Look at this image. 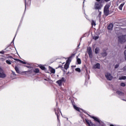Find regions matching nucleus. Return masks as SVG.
<instances>
[{"mask_svg":"<svg viewBox=\"0 0 126 126\" xmlns=\"http://www.w3.org/2000/svg\"><path fill=\"white\" fill-rule=\"evenodd\" d=\"M96 2L94 3V9L97 10H100L103 7L104 4L103 0H95Z\"/></svg>","mask_w":126,"mask_h":126,"instance_id":"nucleus-1","label":"nucleus"},{"mask_svg":"<svg viewBox=\"0 0 126 126\" xmlns=\"http://www.w3.org/2000/svg\"><path fill=\"white\" fill-rule=\"evenodd\" d=\"M26 66L28 67V68H32V69L30 70L24 71L23 72L26 74V75H27L28 76H31V77L34 76L35 74H34L33 67L30 66Z\"/></svg>","mask_w":126,"mask_h":126,"instance_id":"nucleus-2","label":"nucleus"},{"mask_svg":"<svg viewBox=\"0 0 126 126\" xmlns=\"http://www.w3.org/2000/svg\"><path fill=\"white\" fill-rule=\"evenodd\" d=\"M80 110H82V111L83 112V113H84V114H86V115H87L88 116H89V117H90L92 119H93V120H94V122H96V123H98L99 124H101V122H100V120H99V119L98 118L94 117V116H91L90 114H89L88 113H87L85 110H83L81 109H80Z\"/></svg>","mask_w":126,"mask_h":126,"instance_id":"nucleus-3","label":"nucleus"},{"mask_svg":"<svg viewBox=\"0 0 126 126\" xmlns=\"http://www.w3.org/2000/svg\"><path fill=\"white\" fill-rule=\"evenodd\" d=\"M104 14L105 16H108L110 13V5L106 4L103 10Z\"/></svg>","mask_w":126,"mask_h":126,"instance_id":"nucleus-4","label":"nucleus"},{"mask_svg":"<svg viewBox=\"0 0 126 126\" xmlns=\"http://www.w3.org/2000/svg\"><path fill=\"white\" fill-rule=\"evenodd\" d=\"M126 41V35L120 36L118 37V42L121 44H124Z\"/></svg>","mask_w":126,"mask_h":126,"instance_id":"nucleus-5","label":"nucleus"},{"mask_svg":"<svg viewBox=\"0 0 126 126\" xmlns=\"http://www.w3.org/2000/svg\"><path fill=\"white\" fill-rule=\"evenodd\" d=\"M54 112L55 113V115H56L57 117V119L59 120V117L60 116V113H61V110H60V108L58 107V103H56V108L54 109Z\"/></svg>","mask_w":126,"mask_h":126,"instance_id":"nucleus-6","label":"nucleus"},{"mask_svg":"<svg viewBox=\"0 0 126 126\" xmlns=\"http://www.w3.org/2000/svg\"><path fill=\"white\" fill-rule=\"evenodd\" d=\"M6 77V75L4 73L3 69L0 67V78H4Z\"/></svg>","mask_w":126,"mask_h":126,"instance_id":"nucleus-7","label":"nucleus"},{"mask_svg":"<svg viewBox=\"0 0 126 126\" xmlns=\"http://www.w3.org/2000/svg\"><path fill=\"white\" fill-rule=\"evenodd\" d=\"M105 77L107 80L111 81L114 77L113 76H112V74H111V73L107 72L105 74Z\"/></svg>","mask_w":126,"mask_h":126,"instance_id":"nucleus-8","label":"nucleus"},{"mask_svg":"<svg viewBox=\"0 0 126 126\" xmlns=\"http://www.w3.org/2000/svg\"><path fill=\"white\" fill-rule=\"evenodd\" d=\"M85 122L88 126H96V125L93 124L91 121H90L88 119H85Z\"/></svg>","mask_w":126,"mask_h":126,"instance_id":"nucleus-9","label":"nucleus"},{"mask_svg":"<svg viewBox=\"0 0 126 126\" xmlns=\"http://www.w3.org/2000/svg\"><path fill=\"white\" fill-rule=\"evenodd\" d=\"M64 81V78L62 77L61 80H59L56 82V83L59 85V86H62V84H63V82Z\"/></svg>","mask_w":126,"mask_h":126,"instance_id":"nucleus-10","label":"nucleus"},{"mask_svg":"<svg viewBox=\"0 0 126 126\" xmlns=\"http://www.w3.org/2000/svg\"><path fill=\"white\" fill-rule=\"evenodd\" d=\"M31 4V0H25V7L29 6Z\"/></svg>","mask_w":126,"mask_h":126,"instance_id":"nucleus-11","label":"nucleus"},{"mask_svg":"<svg viewBox=\"0 0 126 126\" xmlns=\"http://www.w3.org/2000/svg\"><path fill=\"white\" fill-rule=\"evenodd\" d=\"M89 58L92 59L93 58V55L92 54V50L91 48H89L88 50Z\"/></svg>","mask_w":126,"mask_h":126,"instance_id":"nucleus-12","label":"nucleus"},{"mask_svg":"<svg viewBox=\"0 0 126 126\" xmlns=\"http://www.w3.org/2000/svg\"><path fill=\"white\" fill-rule=\"evenodd\" d=\"M33 73L34 74V75H36V73H39L40 72V69H39V68H35L33 69Z\"/></svg>","mask_w":126,"mask_h":126,"instance_id":"nucleus-13","label":"nucleus"},{"mask_svg":"<svg viewBox=\"0 0 126 126\" xmlns=\"http://www.w3.org/2000/svg\"><path fill=\"white\" fill-rule=\"evenodd\" d=\"M113 25L112 23H110L109 24V25H108L107 29L108 30H112V29H113Z\"/></svg>","mask_w":126,"mask_h":126,"instance_id":"nucleus-14","label":"nucleus"},{"mask_svg":"<svg viewBox=\"0 0 126 126\" xmlns=\"http://www.w3.org/2000/svg\"><path fill=\"white\" fill-rule=\"evenodd\" d=\"M116 94L118 95H120V96H124V94L121 91H117Z\"/></svg>","mask_w":126,"mask_h":126,"instance_id":"nucleus-15","label":"nucleus"},{"mask_svg":"<svg viewBox=\"0 0 126 126\" xmlns=\"http://www.w3.org/2000/svg\"><path fill=\"white\" fill-rule=\"evenodd\" d=\"M124 5H125V3H123L119 7V9L120 10H123V7H124Z\"/></svg>","mask_w":126,"mask_h":126,"instance_id":"nucleus-16","label":"nucleus"},{"mask_svg":"<svg viewBox=\"0 0 126 126\" xmlns=\"http://www.w3.org/2000/svg\"><path fill=\"white\" fill-rule=\"evenodd\" d=\"M68 67H69V64L67 63H65L64 66V69L67 70V68H68Z\"/></svg>","mask_w":126,"mask_h":126,"instance_id":"nucleus-17","label":"nucleus"},{"mask_svg":"<svg viewBox=\"0 0 126 126\" xmlns=\"http://www.w3.org/2000/svg\"><path fill=\"white\" fill-rule=\"evenodd\" d=\"M73 107H74V109H75V110H76V111H77L78 112H80V108H79V107H78L75 105H74Z\"/></svg>","mask_w":126,"mask_h":126,"instance_id":"nucleus-18","label":"nucleus"},{"mask_svg":"<svg viewBox=\"0 0 126 126\" xmlns=\"http://www.w3.org/2000/svg\"><path fill=\"white\" fill-rule=\"evenodd\" d=\"M71 62V58H70V57H69L66 62V63H68L69 64V63H70Z\"/></svg>","mask_w":126,"mask_h":126,"instance_id":"nucleus-19","label":"nucleus"},{"mask_svg":"<svg viewBox=\"0 0 126 126\" xmlns=\"http://www.w3.org/2000/svg\"><path fill=\"white\" fill-rule=\"evenodd\" d=\"M100 66H101V65H100V63H97L96 64L94 65V67H95V68H100Z\"/></svg>","mask_w":126,"mask_h":126,"instance_id":"nucleus-20","label":"nucleus"},{"mask_svg":"<svg viewBox=\"0 0 126 126\" xmlns=\"http://www.w3.org/2000/svg\"><path fill=\"white\" fill-rule=\"evenodd\" d=\"M77 63L78 64H81V59H80V58H77Z\"/></svg>","mask_w":126,"mask_h":126,"instance_id":"nucleus-21","label":"nucleus"},{"mask_svg":"<svg viewBox=\"0 0 126 126\" xmlns=\"http://www.w3.org/2000/svg\"><path fill=\"white\" fill-rule=\"evenodd\" d=\"M39 67L42 69V70H46V67L42 65H39Z\"/></svg>","mask_w":126,"mask_h":126,"instance_id":"nucleus-22","label":"nucleus"},{"mask_svg":"<svg viewBox=\"0 0 126 126\" xmlns=\"http://www.w3.org/2000/svg\"><path fill=\"white\" fill-rule=\"evenodd\" d=\"M94 52L95 54H99V48L96 47L94 50Z\"/></svg>","mask_w":126,"mask_h":126,"instance_id":"nucleus-23","label":"nucleus"},{"mask_svg":"<svg viewBox=\"0 0 126 126\" xmlns=\"http://www.w3.org/2000/svg\"><path fill=\"white\" fill-rule=\"evenodd\" d=\"M15 70L16 71L17 73H19L20 71H19V69L18 68V67L15 66Z\"/></svg>","mask_w":126,"mask_h":126,"instance_id":"nucleus-24","label":"nucleus"},{"mask_svg":"<svg viewBox=\"0 0 126 126\" xmlns=\"http://www.w3.org/2000/svg\"><path fill=\"white\" fill-rule=\"evenodd\" d=\"M92 26H96V22H95L94 20L92 21Z\"/></svg>","mask_w":126,"mask_h":126,"instance_id":"nucleus-25","label":"nucleus"},{"mask_svg":"<svg viewBox=\"0 0 126 126\" xmlns=\"http://www.w3.org/2000/svg\"><path fill=\"white\" fill-rule=\"evenodd\" d=\"M101 56L102 57H107V52H103L101 53Z\"/></svg>","mask_w":126,"mask_h":126,"instance_id":"nucleus-26","label":"nucleus"},{"mask_svg":"<svg viewBox=\"0 0 126 126\" xmlns=\"http://www.w3.org/2000/svg\"><path fill=\"white\" fill-rule=\"evenodd\" d=\"M50 71L51 73H55L56 72V70L53 68H51Z\"/></svg>","mask_w":126,"mask_h":126,"instance_id":"nucleus-27","label":"nucleus"},{"mask_svg":"<svg viewBox=\"0 0 126 126\" xmlns=\"http://www.w3.org/2000/svg\"><path fill=\"white\" fill-rule=\"evenodd\" d=\"M119 79L120 80H125V79H126V76H122V77H120Z\"/></svg>","mask_w":126,"mask_h":126,"instance_id":"nucleus-28","label":"nucleus"},{"mask_svg":"<svg viewBox=\"0 0 126 126\" xmlns=\"http://www.w3.org/2000/svg\"><path fill=\"white\" fill-rule=\"evenodd\" d=\"M75 71H77L78 72H81V70L80 68H75Z\"/></svg>","mask_w":126,"mask_h":126,"instance_id":"nucleus-29","label":"nucleus"},{"mask_svg":"<svg viewBox=\"0 0 126 126\" xmlns=\"http://www.w3.org/2000/svg\"><path fill=\"white\" fill-rule=\"evenodd\" d=\"M6 63H7V64H10L11 63V61H10L9 60H8L6 61Z\"/></svg>","mask_w":126,"mask_h":126,"instance_id":"nucleus-30","label":"nucleus"},{"mask_svg":"<svg viewBox=\"0 0 126 126\" xmlns=\"http://www.w3.org/2000/svg\"><path fill=\"white\" fill-rule=\"evenodd\" d=\"M19 62L23 64H26V62L20 60Z\"/></svg>","mask_w":126,"mask_h":126,"instance_id":"nucleus-31","label":"nucleus"},{"mask_svg":"<svg viewBox=\"0 0 126 126\" xmlns=\"http://www.w3.org/2000/svg\"><path fill=\"white\" fill-rule=\"evenodd\" d=\"M74 56H75V54H72L71 55V56L70 57H69V58H70V59H72V58H73V57H74Z\"/></svg>","mask_w":126,"mask_h":126,"instance_id":"nucleus-32","label":"nucleus"},{"mask_svg":"<svg viewBox=\"0 0 126 126\" xmlns=\"http://www.w3.org/2000/svg\"><path fill=\"white\" fill-rule=\"evenodd\" d=\"M110 0H103V3H104V2H109Z\"/></svg>","mask_w":126,"mask_h":126,"instance_id":"nucleus-33","label":"nucleus"},{"mask_svg":"<svg viewBox=\"0 0 126 126\" xmlns=\"http://www.w3.org/2000/svg\"><path fill=\"white\" fill-rule=\"evenodd\" d=\"M121 86H122V87H125V86H126V84H125L124 83H122L121 84Z\"/></svg>","mask_w":126,"mask_h":126,"instance_id":"nucleus-34","label":"nucleus"},{"mask_svg":"<svg viewBox=\"0 0 126 126\" xmlns=\"http://www.w3.org/2000/svg\"><path fill=\"white\" fill-rule=\"evenodd\" d=\"M98 12L99 13L98 16H101V14H102V12L100 11V10H98Z\"/></svg>","mask_w":126,"mask_h":126,"instance_id":"nucleus-35","label":"nucleus"},{"mask_svg":"<svg viewBox=\"0 0 126 126\" xmlns=\"http://www.w3.org/2000/svg\"><path fill=\"white\" fill-rule=\"evenodd\" d=\"M94 40H97V39H99V36H94Z\"/></svg>","mask_w":126,"mask_h":126,"instance_id":"nucleus-36","label":"nucleus"},{"mask_svg":"<svg viewBox=\"0 0 126 126\" xmlns=\"http://www.w3.org/2000/svg\"><path fill=\"white\" fill-rule=\"evenodd\" d=\"M124 55H125V60L126 61V50L124 51Z\"/></svg>","mask_w":126,"mask_h":126,"instance_id":"nucleus-37","label":"nucleus"},{"mask_svg":"<svg viewBox=\"0 0 126 126\" xmlns=\"http://www.w3.org/2000/svg\"><path fill=\"white\" fill-rule=\"evenodd\" d=\"M0 54H2V55H3L4 54V51H0Z\"/></svg>","mask_w":126,"mask_h":126,"instance_id":"nucleus-38","label":"nucleus"},{"mask_svg":"<svg viewBox=\"0 0 126 126\" xmlns=\"http://www.w3.org/2000/svg\"><path fill=\"white\" fill-rule=\"evenodd\" d=\"M15 61H16L17 62H20V60L17 59H14Z\"/></svg>","mask_w":126,"mask_h":126,"instance_id":"nucleus-39","label":"nucleus"},{"mask_svg":"<svg viewBox=\"0 0 126 126\" xmlns=\"http://www.w3.org/2000/svg\"><path fill=\"white\" fill-rule=\"evenodd\" d=\"M118 67H119V65L118 64H116L115 66V68H118Z\"/></svg>","mask_w":126,"mask_h":126,"instance_id":"nucleus-40","label":"nucleus"},{"mask_svg":"<svg viewBox=\"0 0 126 126\" xmlns=\"http://www.w3.org/2000/svg\"><path fill=\"white\" fill-rule=\"evenodd\" d=\"M12 74L13 75H16V74H15V72H13V71H12Z\"/></svg>","mask_w":126,"mask_h":126,"instance_id":"nucleus-41","label":"nucleus"},{"mask_svg":"<svg viewBox=\"0 0 126 126\" xmlns=\"http://www.w3.org/2000/svg\"><path fill=\"white\" fill-rule=\"evenodd\" d=\"M98 126H104V125L100 123Z\"/></svg>","mask_w":126,"mask_h":126,"instance_id":"nucleus-42","label":"nucleus"},{"mask_svg":"<svg viewBox=\"0 0 126 126\" xmlns=\"http://www.w3.org/2000/svg\"><path fill=\"white\" fill-rule=\"evenodd\" d=\"M110 126H115L113 124H111V125H110Z\"/></svg>","mask_w":126,"mask_h":126,"instance_id":"nucleus-43","label":"nucleus"},{"mask_svg":"<svg viewBox=\"0 0 126 126\" xmlns=\"http://www.w3.org/2000/svg\"><path fill=\"white\" fill-rule=\"evenodd\" d=\"M117 23H115L114 24H115V25H117V26H118V25H117Z\"/></svg>","mask_w":126,"mask_h":126,"instance_id":"nucleus-44","label":"nucleus"},{"mask_svg":"<svg viewBox=\"0 0 126 126\" xmlns=\"http://www.w3.org/2000/svg\"><path fill=\"white\" fill-rule=\"evenodd\" d=\"M10 57V59H13V58H12V56H9Z\"/></svg>","mask_w":126,"mask_h":126,"instance_id":"nucleus-45","label":"nucleus"},{"mask_svg":"<svg viewBox=\"0 0 126 126\" xmlns=\"http://www.w3.org/2000/svg\"><path fill=\"white\" fill-rule=\"evenodd\" d=\"M76 66H72V67H76Z\"/></svg>","mask_w":126,"mask_h":126,"instance_id":"nucleus-46","label":"nucleus"},{"mask_svg":"<svg viewBox=\"0 0 126 126\" xmlns=\"http://www.w3.org/2000/svg\"><path fill=\"white\" fill-rule=\"evenodd\" d=\"M72 71H73V68H72Z\"/></svg>","mask_w":126,"mask_h":126,"instance_id":"nucleus-47","label":"nucleus"},{"mask_svg":"<svg viewBox=\"0 0 126 126\" xmlns=\"http://www.w3.org/2000/svg\"><path fill=\"white\" fill-rule=\"evenodd\" d=\"M59 67H62V66L59 65Z\"/></svg>","mask_w":126,"mask_h":126,"instance_id":"nucleus-48","label":"nucleus"},{"mask_svg":"<svg viewBox=\"0 0 126 126\" xmlns=\"http://www.w3.org/2000/svg\"><path fill=\"white\" fill-rule=\"evenodd\" d=\"M125 49H126V46H125Z\"/></svg>","mask_w":126,"mask_h":126,"instance_id":"nucleus-49","label":"nucleus"},{"mask_svg":"<svg viewBox=\"0 0 126 126\" xmlns=\"http://www.w3.org/2000/svg\"><path fill=\"white\" fill-rule=\"evenodd\" d=\"M123 101H125V99H123Z\"/></svg>","mask_w":126,"mask_h":126,"instance_id":"nucleus-50","label":"nucleus"}]
</instances>
